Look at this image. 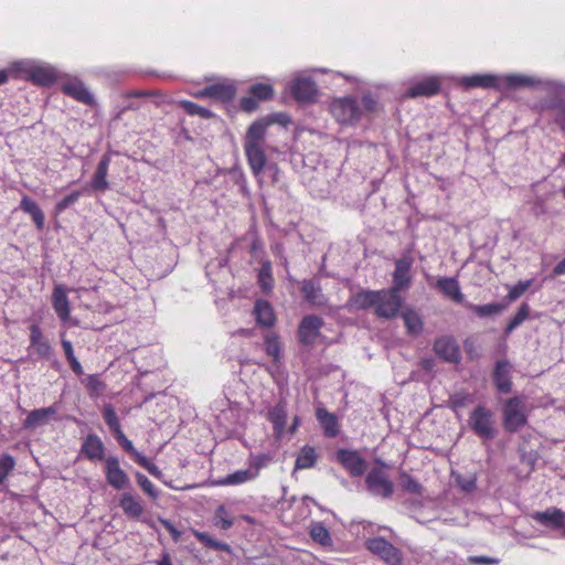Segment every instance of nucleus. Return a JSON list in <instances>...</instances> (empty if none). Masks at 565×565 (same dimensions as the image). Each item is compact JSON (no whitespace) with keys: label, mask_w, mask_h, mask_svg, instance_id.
<instances>
[{"label":"nucleus","mask_w":565,"mask_h":565,"mask_svg":"<svg viewBox=\"0 0 565 565\" xmlns=\"http://www.w3.org/2000/svg\"><path fill=\"white\" fill-rule=\"evenodd\" d=\"M17 461L10 454L0 455V484H3L11 472L14 470Z\"/></svg>","instance_id":"49530a36"},{"label":"nucleus","mask_w":565,"mask_h":565,"mask_svg":"<svg viewBox=\"0 0 565 565\" xmlns=\"http://www.w3.org/2000/svg\"><path fill=\"white\" fill-rule=\"evenodd\" d=\"M103 417H104L105 423L107 424V426L114 434V436L116 434L122 431L120 420H119V418L115 412V408L111 404L108 403L103 406Z\"/></svg>","instance_id":"ea45409f"},{"label":"nucleus","mask_w":565,"mask_h":565,"mask_svg":"<svg viewBox=\"0 0 565 565\" xmlns=\"http://www.w3.org/2000/svg\"><path fill=\"white\" fill-rule=\"evenodd\" d=\"M61 344H62L66 360L68 361L72 371L76 375H82L84 373V371H83V367H82L79 361L76 359V356L74 354L72 342L68 340L62 339Z\"/></svg>","instance_id":"a18cd8bd"},{"label":"nucleus","mask_w":565,"mask_h":565,"mask_svg":"<svg viewBox=\"0 0 565 565\" xmlns=\"http://www.w3.org/2000/svg\"><path fill=\"white\" fill-rule=\"evenodd\" d=\"M511 364L508 360H500L495 363L493 371V383L500 393L512 391Z\"/></svg>","instance_id":"b1692460"},{"label":"nucleus","mask_w":565,"mask_h":565,"mask_svg":"<svg viewBox=\"0 0 565 565\" xmlns=\"http://www.w3.org/2000/svg\"><path fill=\"white\" fill-rule=\"evenodd\" d=\"M45 341L42 330L38 324H32L30 327V347H33L38 343Z\"/></svg>","instance_id":"680f3d73"},{"label":"nucleus","mask_w":565,"mask_h":565,"mask_svg":"<svg viewBox=\"0 0 565 565\" xmlns=\"http://www.w3.org/2000/svg\"><path fill=\"white\" fill-rule=\"evenodd\" d=\"M440 81L437 76H429L422 81L415 82L405 92V98L431 97L440 90Z\"/></svg>","instance_id":"2eb2a0df"},{"label":"nucleus","mask_w":565,"mask_h":565,"mask_svg":"<svg viewBox=\"0 0 565 565\" xmlns=\"http://www.w3.org/2000/svg\"><path fill=\"white\" fill-rule=\"evenodd\" d=\"M264 347L266 353L271 356L274 361H278L280 359L281 347L277 334H267L264 339Z\"/></svg>","instance_id":"de8ad7c7"},{"label":"nucleus","mask_w":565,"mask_h":565,"mask_svg":"<svg viewBox=\"0 0 565 565\" xmlns=\"http://www.w3.org/2000/svg\"><path fill=\"white\" fill-rule=\"evenodd\" d=\"M529 315H530L529 303H526V302L521 303V306L518 309V312L507 324L504 332L507 334H510L513 330H515L519 326H521L529 318Z\"/></svg>","instance_id":"37998d69"},{"label":"nucleus","mask_w":565,"mask_h":565,"mask_svg":"<svg viewBox=\"0 0 565 565\" xmlns=\"http://www.w3.org/2000/svg\"><path fill=\"white\" fill-rule=\"evenodd\" d=\"M160 523L163 525V527L169 531V533L172 535L173 541L178 542L181 536V532L173 525V523L166 519H160Z\"/></svg>","instance_id":"69168bd1"},{"label":"nucleus","mask_w":565,"mask_h":565,"mask_svg":"<svg viewBox=\"0 0 565 565\" xmlns=\"http://www.w3.org/2000/svg\"><path fill=\"white\" fill-rule=\"evenodd\" d=\"M434 352L444 361L459 363L461 360L460 348L457 341L450 337H440L435 340Z\"/></svg>","instance_id":"ddd939ff"},{"label":"nucleus","mask_w":565,"mask_h":565,"mask_svg":"<svg viewBox=\"0 0 565 565\" xmlns=\"http://www.w3.org/2000/svg\"><path fill=\"white\" fill-rule=\"evenodd\" d=\"M532 518L539 524L553 530H561L565 525V512L558 508L536 511L532 514Z\"/></svg>","instance_id":"412c9836"},{"label":"nucleus","mask_w":565,"mask_h":565,"mask_svg":"<svg viewBox=\"0 0 565 565\" xmlns=\"http://www.w3.org/2000/svg\"><path fill=\"white\" fill-rule=\"evenodd\" d=\"M402 486L406 491L414 494H420L423 490V486L407 473L402 475Z\"/></svg>","instance_id":"6e6d98bb"},{"label":"nucleus","mask_w":565,"mask_h":565,"mask_svg":"<svg viewBox=\"0 0 565 565\" xmlns=\"http://www.w3.org/2000/svg\"><path fill=\"white\" fill-rule=\"evenodd\" d=\"M274 121L269 118L254 121L246 131L244 151L254 177L260 181L263 173L267 172L271 178V182L276 183L279 180L280 170L277 163H267L265 154L266 130Z\"/></svg>","instance_id":"f257e3e1"},{"label":"nucleus","mask_w":565,"mask_h":565,"mask_svg":"<svg viewBox=\"0 0 565 565\" xmlns=\"http://www.w3.org/2000/svg\"><path fill=\"white\" fill-rule=\"evenodd\" d=\"M20 209L31 216L38 230L41 231L44 228V213L34 200L24 195L20 202Z\"/></svg>","instance_id":"2f4dec72"},{"label":"nucleus","mask_w":565,"mask_h":565,"mask_svg":"<svg viewBox=\"0 0 565 565\" xmlns=\"http://www.w3.org/2000/svg\"><path fill=\"white\" fill-rule=\"evenodd\" d=\"M119 507L128 519L139 520L145 512L142 500L131 492H122Z\"/></svg>","instance_id":"5701e85b"},{"label":"nucleus","mask_w":565,"mask_h":565,"mask_svg":"<svg viewBox=\"0 0 565 565\" xmlns=\"http://www.w3.org/2000/svg\"><path fill=\"white\" fill-rule=\"evenodd\" d=\"M367 490L375 497L391 498L394 491L393 482L382 468H373L365 478Z\"/></svg>","instance_id":"423d86ee"},{"label":"nucleus","mask_w":565,"mask_h":565,"mask_svg":"<svg viewBox=\"0 0 565 565\" xmlns=\"http://www.w3.org/2000/svg\"><path fill=\"white\" fill-rule=\"evenodd\" d=\"M58 406L53 404L49 407H42L31 411L23 422L25 429H36L41 426L50 424L51 420L55 419L58 412Z\"/></svg>","instance_id":"dca6fc26"},{"label":"nucleus","mask_w":565,"mask_h":565,"mask_svg":"<svg viewBox=\"0 0 565 565\" xmlns=\"http://www.w3.org/2000/svg\"><path fill=\"white\" fill-rule=\"evenodd\" d=\"M451 478L454 479L456 487H458L465 494H471L477 489V476L475 473L463 476L459 472L452 471Z\"/></svg>","instance_id":"c9c22d12"},{"label":"nucleus","mask_w":565,"mask_h":565,"mask_svg":"<svg viewBox=\"0 0 565 565\" xmlns=\"http://www.w3.org/2000/svg\"><path fill=\"white\" fill-rule=\"evenodd\" d=\"M323 319L316 315L305 316L298 327V340L305 345H311L320 335Z\"/></svg>","instance_id":"9d476101"},{"label":"nucleus","mask_w":565,"mask_h":565,"mask_svg":"<svg viewBox=\"0 0 565 565\" xmlns=\"http://www.w3.org/2000/svg\"><path fill=\"white\" fill-rule=\"evenodd\" d=\"M136 462L142 468H145L154 478L160 479L163 476L162 471L153 462H151L145 455L139 457V459Z\"/></svg>","instance_id":"bf43d9fd"},{"label":"nucleus","mask_w":565,"mask_h":565,"mask_svg":"<svg viewBox=\"0 0 565 565\" xmlns=\"http://www.w3.org/2000/svg\"><path fill=\"white\" fill-rule=\"evenodd\" d=\"M533 284V279L520 280L518 284L509 289L507 298L514 301L520 298Z\"/></svg>","instance_id":"5fc2aeb1"},{"label":"nucleus","mask_w":565,"mask_h":565,"mask_svg":"<svg viewBox=\"0 0 565 565\" xmlns=\"http://www.w3.org/2000/svg\"><path fill=\"white\" fill-rule=\"evenodd\" d=\"M115 438L118 441V444L122 447V449L127 451L134 458L135 461H137L139 457L142 456V454L135 448L132 441L126 437L124 431L116 434Z\"/></svg>","instance_id":"864d4df0"},{"label":"nucleus","mask_w":565,"mask_h":565,"mask_svg":"<svg viewBox=\"0 0 565 565\" xmlns=\"http://www.w3.org/2000/svg\"><path fill=\"white\" fill-rule=\"evenodd\" d=\"M34 349V352L40 356V358H49L52 353V348L49 343V341H43L41 343H38L32 347Z\"/></svg>","instance_id":"0e129e2a"},{"label":"nucleus","mask_w":565,"mask_h":565,"mask_svg":"<svg viewBox=\"0 0 565 565\" xmlns=\"http://www.w3.org/2000/svg\"><path fill=\"white\" fill-rule=\"evenodd\" d=\"M468 562L470 564H478V565H497V564H499L500 561L495 557H490V556H486V555H475V556H469Z\"/></svg>","instance_id":"052dcab7"},{"label":"nucleus","mask_w":565,"mask_h":565,"mask_svg":"<svg viewBox=\"0 0 565 565\" xmlns=\"http://www.w3.org/2000/svg\"><path fill=\"white\" fill-rule=\"evenodd\" d=\"M468 425L482 441H490L498 435L494 414L490 408L483 405H478L470 413Z\"/></svg>","instance_id":"f03ea898"},{"label":"nucleus","mask_w":565,"mask_h":565,"mask_svg":"<svg viewBox=\"0 0 565 565\" xmlns=\"http://www.w3.org/2000/svg\"><path fill=\"white\" fill-rule=\"evenodd\" d=\"M194 536L198 539V541L200 543H202L203 545H205V546H207L210 548H213L215 551H224V552H230L231 551V546L227 543L214 540L206 532L195 531L194 532Z\"/></svg>","instance_id":"c03bdc74"},{"label":"nucleus","mask_w":565,"mask_h":565,"mask_svg":"<svg viewBox=\"0 0 565 565\" xmlns=\"http://www.w3.org/2000/svg\"><path fill=\"white\" fill-rule=\"evenodd\" d=\"M290 92L298 102H312L318 94V88L310 77H298L292 81Z\"/></svg>","instance_id":"6ab92c4d"},{"label":"nucleus","mask_w":565,"mask_h":565,"mask_svg":"<svg viewBox=\"0 0 565 565\" xmlns=\"http://www.w3.org/2000/svg\"><path fill=\"white\" fill-rule=\"evenodd\" d=\"M335 120L342 125H354L362 116V110L355 97L345 96L334 99L330 105Z\"/></svg>","instance_id":"7ed1b4c3"},{"label":"nucleus","mask_w":565,"mask_h":565,"mask_svg":"<svg viewBox=\"0 0 565 565\" xmlns=\"http://www.w3.org/2000/svg\"><path fill=\"white\" fill-rule=\"evenodd\" d=\"M317 419L323 428L327 437L333 438L339 434V425L337 417L324 408H318Z\"/></svg>","instance_id":"72a5a7b5"},{"label":"nucleus","mask_w":565,"mask_h":565,"mask_svg":"<svg viewBox=\"0 0 565 565\" xmlns=\"http://www.w3.org/2000/svg\"><path fill=\"white\" fill-rule=\"evenodd\" d=\"M135 477H136V481H137L138 486L141 488V490L146 494H148L153 500L158 499L159 491L154 487V484L148 479L147 476H145L143 473L137 471L135 473Z\"/></svg>","instance_id":"3c124183"},{"label":"nucleus","mask_w":565,"mask_h":565,"mask_svg":"<svg viewBox=\"0 0 565 565\" xmlns=\"http://www.w3.org/2000/svg\"><path fill=\"white\" fill-rule=\"evenodd\" d=\"M82 454L90 461L105 460V445L99 436L96 434H89L84 439L82 447Z\"/></svg>","instance_id":"a878e982"},{"label":"nucleus","mask_w":565,"mask_h":565,"mask_svg":"<svg viewBox=\"0 0 565 565\" xmlns=\"http://www.w3.org/2000/svg\"><path fill=\"white\" fill-rule=\"evenodd\" d=\"M81 191H73L72 193L60 200L55 205L56 212L61 213L68 209L70 206H72L73 204H75L81 198Z\"/></svg>","instance_id":"4d7b16f0"},{"label":"nucleus","mask_w":565,"mask_h":565,"mask_svg":"<svg viewBox=\"0 0 565 565\" xmlns=\"http://www.w3.org/2000/svg\"><path fill=\"white\" fill-rule=\"evenodd\" d=\"M337 459L352 477H360L366 470V461L355 450L340 449Z\"/></svg>","instance_id":"4468645a"},{"label":"nucleus","mask_w":565,"mask_h":565,"mask_svg":"<svg viewBox=\"0 0 565 565\" xmlns=\"http://www.w3.org/2000/svg\"><path fill=\"white\" fill-rule=\"evenodd\" d=\"M62 92L74 98L75 100L83 103L87 106H95L96 99L94 94L86 87V85L77 77H70L62 84Z\"/></svg>","instance_id":"9b49d317"},{"label":"nucleus","mask_w":565,"mask_h":565,"mask_svg":"<svg viewBox=\"0 0 565 565\" xmlns=\"http://www.w3.org/2000/svg\"><path fill=\"white\" fill-rule=\"evenodd\" d=\"M551 108L557 111L555 122L559 126L561 130L565 131V98L554 102Z\"/></svg>","instance_id":"13d9d810"},{"label":"nucleus","mask_w":565,"mask_h":565,"mask_svg":"<svg viewBox=\"0 0 565 565\" xmlns=\"http://www.w3.org/2000/svg\"><path fill=\"white\" fill-rule=\"evenodd\" d=\"M213 523L221 530H228L233 526L234 520L228 515L224 505H220L215 511Z\"/></svg>","instance_id":"8fccbe9b"},{"label":"nucleus","mask_w":565,"mask_h":565,"mask_svg":"<svg viewBox=\"0 0 565 565\" xmlns=\"http://www.w3.org/2000/svg\"><path fill=\"white\" fill-rule=\"evenodd\" d=\"M273 253L280 258L281 265L287 269L288 268V259L284 255V246L280 243H276L273 247Z\"/></svg>","instance_id":"774afa93"},{"label":"nucleus","mask_w":565,"mask_h":565,"mask_svg":"<svg viewBox=\"0 0 565 565\" xmlns=\"http://www.w3.org/2000/svg\"><path fill=\"white\" fill-rule=\"evenodd\" d=\"M111 162V153L107 152L100 158L90 180V188L97 192H105L109 189L107 181L108 170Z\"/></svg>","instance_id":"4be33fe9"},{"label":"nucleus","mask_w":565,"mask_h":565,"mask_svg":"<svg viewBox=\"0 0 565 565\" xmlns=\"http://www.w3.org/2000/svg\"><path fill=\"white\" fill-rule=\"evenodd\" d=\"M257 477V470L242 469L230 473L216 481L218 486H236L254 480Z\"/></svg>","instance_id":"473e14b6"},{"label":"nucleus","mask_w":565,"mask_h":565,"mask_svg":"<svg viewBox=\"0 0 565 565\" xmlns=\"http://www.w3.org/2000/svg\"><path fill=\"white\" fill-rule=\"evenodd\" d=\"M546 84L540 78L523 74L498 75L497 90L504 93L523 87L534 88Z\"/></svg>","instance_id":"6e6552de"},{"label":"nucleus","mask_w":565,"mask_h":565,"mask_svg":"<svg viewBox=\"0 0 565 565\" xmlns=\"http://www.w3.org/2000/svg\"><path fill=\"white\" fill-rule=\"evenodd\" d=\"M380 297L375 303V315L381 318H393L399 311L403 299L392 289L379 290Z\"/></svg>","instance_id":"0eeeda50"},{"label":"nucleus","mask_w":565,"mask_h":565,"mask_svg":"<svg viewBox=\"0 0 565 565\" xmlns=\"http://www.w3.org/2000/svg\"><path fill=\"white\" fill-rule=\"evenodd\" d=\"M88 394L93 398L102 396L106 390V384L98 374H90L84 380Z\"/></svg>","instance_id":"a19ab883"},{"label":"nucleus","mask_w":565,"mask_h":565,"mask_svg":"<svg viewBox=\"0 0 565 565\" xmlns=\"http://www.w3.org/2000/svg\"><path fill=\"white\" fill-rule=\"evenodd\" d=\"M52 307L63 323L68 322L71 305L67 297V288L64 285H55L52 292Z\"/></svg>","instance_id":"aec40b11"},{"label":"nucleus","mask_w":565,"mask_h":565,"mask_svg":"<svg viewBox=\"0 0 565 565\" xmlns=\"http://www.w3.org/2000/svg\"><path fill=\"white\" fill-rule=\"evenodd\" d=\"M254 316L257 324L271 328L276 322V316L273 306L264 299L256 300L254 305Z\"/></svg>","instance_id":"c85d7f7f"},{"label":"nucleus","mask_w":565,"mask_h":565,"mask_svg":"<svg viewBox=\"0 0 565 565\" xmlns=\"http://www.w3.org/2000/svg\"><path fill=\"white\" fill-rule=\"evenodd\" d=\"M301 294L303 299L312 307L323 308L328 305V298L323 294L319 280L303 279L301 281Z\"/></svg>","instance_id":"f3484780"},{"label":"nucleus","mask_w":565,"mask_h":565,"mask_svg":"<svg viewBox=\"0 0 565 565\" xmlns=\"http://www.w3.org/2000/svg\"><path fill=\"white\" fill-rule=\"evenodd\" d=\"M236 95V86L231 81H223L204 87L196 93L199 98H212L223 103H228L234 99Z\"/></svg>","instance_id":"f8f14e48"},{"label":"nucleus","mask_w":565,"mask_h":565,"mask_svg":"<svg viewBox=\"0 0 565 565\" xmlns=\"http://www.w3.org/2000/svg\"><path fill=\"white\" fill-rule=\"evenodd\" d=\"M366 548L388 565H402V552L384 537L369 539Z\"/></svg>","instance_id":"39448f33"},{"label":"nucleus","mask_w":565,"mask_h":565,"mask_svg":"<svg viewBox=\"0 0 565 565\" xmlns=\"http://www.w3.org/2000/svg\"><path fill=\"white\" fill-rule=\"evenodd\" d=\"M311 539L322 546H329L332 543L328 529L322 523H315L310 529Z\"/></svg>","instance_id":"79ce46f5"},{"label":"nucleus","mask_w":565,"mask_h":565,"mask_svg":"<svg viewBox=\"0 0 565 565\" xmlns=\"http://www.w3.org/2000/svg\"><path fill=\"white\" fill-rule=\"evenodd\" d=\"M403 320L408 333L417 335L423 331L422 318L414 310L408 309L403 312Z\"/></svg>","instance_id":"58836bf2"},{"label":"nucleus","mask_w":565,"mask_h":565,"mask_svg":"<svg viewBox=\"0 0 565 565\" xmlns=\"http://www.w3.org/2000/svg\"><path fill=\"white\" fill-rule=\"evenodd\" d=\"M180 107H182L189 115L191 116H199L201 118H211L213 116V113L207 109V108H204L191 100H180Z\"/></svg>","instance_id":"09e8293b"},{"label":"nucleus","mask_w":565,"mask_h":565,"mask_svg":"<svg viewBox=\"0 0 565 565\" xmlns=\"http://www.w3.org/2000/svg\"><path fill=\"white\" fill-rule=\"evenodd\" d=\"M104 472L106 480L111 488L122 490L130 487V479L125 470L121 469L117 457L109 456L105 459Z\"/></svg>","instance_id":"1a4fd4ad"},{"label":"nucleus","mask_w":565,"mask_h":565,"mask_svg":"<svg viewBox=\"0 0 565 565\" xmlns=\"http://www.w3.org/2000/svg\"><path fill=\"white\" fill-rule=\"evenodd\" d=\"M467 307L479 318L495 316L505 309V305L501 302H491L487 305L467 303Z\"/></svg>","instance_id":"e433bc0d"},{"label":"nucleus","mask_w":565,"mask_h":565,"mask_svg":"<svg viewBox=\"0 0 565 565\" xmlns=\"http://www.w3.org/2000/svg\"><path fill=\"white\" fill-rule=\"evenodd\" d=\"M258 284L260 289L268 294L273 290L274 287V277H273V268L271 263L268 259L262 262V267L258 271Z\"/></svg>","instance_id":"4c0bfd02"},{"label":"nucleus","mask_w":565,"mask_h":565,"mask_svg":"<svg viewBox=\"0 0 565 565\" xmlns=\"http://www.w3.org/2000/svg\"><path fill=\"white\" fill-rule=\"evenodd\" d=\"M413 260L411 257L405 256L395 262V269L393 273V286L390 288L399 292L411 285V268Z\"/></svg>","instance_id":"a211bd4d"},{"label":"nucleus","mask_w":565,"mask_h":565,"mask_svg":"<svg viewBox=\"0 0 565 565\" xmlns=\"http://www.w3.org/2000/svg\"><path fill=\"white\" fill-rule=\"evenodd\" d=\"M436 287L439 291H441L446 297L452 299L454 301L461 303L463 302L465 296L461 292L459 282L454 277H440L436 281Z\"/></svg>","instance_id":"7c9ffc66"},{"label":"nucleus","mask_w":565,"mask_h":565,"mask_svg":"<svg viewBox=\"0 0 565 565\" xmlns=\"http://www.w3.org/2000/svg\"><path fill=\"white\" fill-rule=\"evenodd\" d=\"M317 459L316 449L311 446H303L296 458L295 469H310L316 465Z\"/></svg>","instance_id":"f704fd0d"},{"label":"nucleus","mask_w":565,"mask_h":565,"mask_svg":"<svg viewBox=\"0 0 565 565\" xmlns=\"http://www.w3.org/2000/svg\"><path fill=\"white\" fill-rule=\"evenodd\" d=\"M380 297L379 291L362 290L351 296L348 300V308L351 310L375 309L376 299Z\"/></svg>","instance_id":"c756f323"},{"label":"nucleus","mask_w":565,"mask_h":565,"mask_svg":"<svg viewBox=\"0 0 565 565\" xmlns=\"http://www.w3.org/2000/svg\"><path fill=\"white\" fill-rule=\"evenodd\" d=\"M29 78L40 86H50L58 78V72L50 65H33L29 70Z\"/></svg>","instance_id":"393cba45"},{"label":"nucleus","mask_w":565,"mask_h":565,"mask_svg":"<svg viewBox=\"0 0 565 565\" xmlns=\"http://www.w3.org/2000/svg\"><path fill=\"white\" fill-rule=\"evenodd\" d=\"M249 252L254 258H258L259 255L264 252V244L256 234L253 235Z\"/></svg>","instance_id":"e2e57ef3"},{"label":"nucleus","mask_w":565,"mask_h":565,"mask_svg":"<svg viewBox=\"0 0 565 565\" xmlns=\"http://www.w3.org/2000/svg\"><path fill=\"white\" fill-rule=\"evenodd\" d=\"M249 94L258 100H267L271 98L274 89L269 84L257 83L250 86Z\"/></svg>","instance_id":"603ef678"},{"label":"nucleus","mask_w":565,"mask_h":565,"mask_svg":"<svg viewBox=\"0 0 565 565\" xmlns=\"http://www.w3.org/2000/svg\"><path fill=\"white\" fill-rule=\"evenodd\" d=\"M268 420L273 424L274 434L281 438L285 434L287 420V406L285 401H279L268 411Z\"/></svg>","instance_id":"cd10ccee"},{"label":"nucleus","mask_w":565,"mask_h":565,"mask_svg":"<svg viewBox=\"0 0 565 565\" xmlns=\"http://www.w3.org/2000/svg\"><path fill=\"white\" fill-rule=\"evenodd\" d=\"M526 424L523 402L520 397L509 398L503 407V425L509 431H516Z\"/></svg>","instance_id":"20e7f679"},{"label":"nucleus","mask_w":565,"mask_h":565,"mask_svg":"<svg viewBox=\"0 0 565 565\" xmlns=\"http://www.w3.org/2000/svg\"><path fill=\"white\" fill-rule=\"evenodd\" d=\"M257 102L258 99L250 95L241 99V106L246 111H253L257 108Z\"/></svg>","instance_id":"338daca9"},{"label":"nucleus","mask_w":565,"mask_h":565,"mask_svg":"<svg viewBox=\"0 0 565 565\" xmlns=\"http://www.w3.org/2000/svg\"><path fill=\"white\" fill-rule=\"evenodd\" d=\"M457 83L465 88H493L497 89L498 75L494 74H473L470 76L458 77Z\"/></svg>","instance_id":"bb28decb"}]
</instances>
